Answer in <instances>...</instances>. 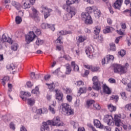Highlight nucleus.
<instances>
[{
    "mask_svg": "<svg viewBox=\"0 0 131 131\" xmlns=\"http://www.w3.org/2000/svg\"><path fill=\"white\" fill-rule=\"evenodd\" d=\"M49 125H52L53 126H63L64 123L61 121L59 116L55 117L53 118V120H48L47 122H43L40 128V131L50 130Z\"/></svg>",
    "mask_w": 131,
    "mask_h": 131,
    "instance_id": "1",
    "label": "nucleus"
},
{
    "mask_svg": "<svg viewBox=\"0 0 131 131\" xmlns=\"http://www.w3.org/2000/svg\"><path fill=\"white\" fill-rule=\"evenodd\" d=\"M87 12H82L81 17L82 20H85V24H92L93 23V19L90 15V13H93L94 11V7H88L86 8Z\"/></svg>",
    "mask_w": 131,
    "mask_h": 131,
    "instance_id": "2",
    "label": "nucleus"
},
{
    "mask_svg": "<svg viewBox=\"0 0 131 131\" xmlns=\"http://www.w3.org/2000/svg\"><path fill=\"white\" fill-rule=\"evenodd\" d=\"M63 9L64 10H66L67 12H69L68 14H67L66 15L63 16V20L65 21H67L68 20H70L71 18L73 17V16H75V14H76V9L75 8H68L66 5L63 6Z\"/></svg>",
    "mask_w": 131,
    "mask_h": 131,
    "instance_id": "3",
    "label": "nucleus"
},
{
    "mask_svg": "<svg viewBox=\"0 0 131 131\" xmlns=\"http://www.w3.org/2000/svg\"><path fill=\"white\" fill-rule=\"evenodd\" d=\"M128 63H126L125 66H122L121 64H114V71L115 73H120L123 74L126 73L127 71V67H128Z\"/></svg>",
    "mask_w": 131,
    "mask_h": 131,
    "instance_id": "4",
    "label": "nucleus"
},
{
    "mask_svg": "<svg viewBox=\"0 0 131 131\" xmlns=\"http://www.w3.org/2000/svg\"><path fill=\"white\" fill-rule=\"evenodd\" d=\"M62 113L64 115H73L74 114V111L71 108L70 105L68 103L61 104Z\"/></svg>",
    "mask_w": 131,
    "mask_h": 131,
    "instance_id": "5",
    "label": "nucleus"
},
{
    "mask_svg": "<svg viewBox=\"0 0 131 131\" xmlns=\"http://www.w3.org/2000/svg\"><path fill=\"white\" fill-rule=\"evenodd\" d=\"M92 80L93 81V86H92L93 90H95V91H100L102 89V87L101 86V82L98 79V77L94 76Z\"/></svg>",
    "mask_w": 131,
    "mask_h": 131,
    "instance_id": "6",
    "label": "nucleus"
},
{
    "mask_svg": "<svg viewBox=\"0 0 131 131\" xmlns=\"http://www.w3.org/2000/svg\"><path fill=\"white\" fill-rule=\"evenodd\" d=\"M32 11L33 13L30 14V16H31L32 19H34L36 22H39L40 20V18H39V16H38L39 13L38 12L37 10L35 8H32Z\"/></svg>",
    "mask_w": 131,
    "mask_h": 131,
    "instance_id": "7",
    "label": "nucleus"
},
{
    "mask_svg": "<svg viewBox=\"0 0 131 131\" xmlns=\"http://www.w3.org/2000/svg\"><path fill=\"white\" fill-rule=\"evenodd\" d=\"M35 3V0H23L21 4L23 9H29L30 4L33 5Z\"/></svg>",
    "mask_w": 131,
    "mask_h": 131,
    "instance_id": "8",
    "label": "nucleus"
},
{
    "mask_svg": "<svg viewBox=\"0 0 131 131\" xmlns=\"http://www.w3.org/2000/svg\"><path fill=\"white\" fill-rule=\"evenodd\" d=\"M103 121L108 125H114V120L112 116L106 115L103 118Z\"/></svg>",
    "mask_w": 131,
    "mask_h": 131,
    "instance_id": "9",
    "label": "nucleus"
},
{
    "mask_svg": "<svg viewBox=\"0 0 131 131\" xmlns=\"http://www.w3.org/2000/svg\"><path fill=\"white\" fill-rule=\"evenodd\" d=\"M36 37V35L33 32H30L28 35L26 37V41L27 43L29 44L31 41L34 40V38Z\"/></svg>",
    "mask_w": 131,
    "mask_h": 131,
    "instance_id": "10",
    "label": "nucleus"
},
{
    "mask_svg": "<svg viewBox=\"0 0 131 131\" xmlns=\"http://www.w3.org/2000/svg\"><path fill=\"white\" fill-rule=\"evenodd\" d=\"M19 97L23 100V101H26L28 98L31 97V94L28 92L21 91Z\"/></svg>",
    "mask_w": 131,
    "mask_h": 131,
    "instance_id": "11",
    "label": "nucleus"
},
{
    "mask_svg": "<svg viewBox=\"0 0 131 131\" xmlns=\"http://www.w3.org/2000/svg\"><path fill=\"white\" fill-rule=\"evenodd\" d=\"M114 59V56L113 55H107L106 57L102 59V65H105V64H108L110 61H113Z\"/></svg>",
    "mask_w": 131,
    "mask_h": 131,
    "instance_id": "12",
    "label": "nucleus"
},
{
    "mask_svg": "<svg viewBox=\"0 0 131 131\" xmlns=\"http://www.w3.org/2000/svg\"><path fill=\"white\" fill-rule=\"evenodd\" d=\"M75 3L78 4V3H79V1L78 0H67V5H64L63 6H66L67 8H68V9L70 10V9H72V8H75L73 7H71V6L72 5H73V4H75Z\"/></svg>",
    "mask_w": 131,
    "mask_h": 131,
    "instance_id": "13",
    "label": "nucleus"
},
{
    "mask_svg": "<svg viewBox=\"0 0 131 131\" xmlns=\"http://www.w3.org/2000/svg\"><path fill=\"white\" fill-rule=\"evenodd\" d=\"M94 51L95 50L94 49V47H93V46H90L85 50V53L87 56L90 57V56H93V53H94Z\"/></svg>",
    "mask_w": 131,
    "mask_h": 131,
    "instance_id": "14",
    "label": "nucleus"
},
{
    "mask_svg": "<svg viewBox=\"0 0 131 131\" xmlns=\"http://www.w3.org/2000/svg\"><path fill=\"white\" fill-rule=\"evenodd\" d=\"M2 42H8L12 45L13 43V40L11 38H8L6 36V35L4 34L2 36Z\"/></svg>",
    "mask_w": 131,
    "mask_h": 131,
    "instance_id": "15",
    "label": "nucleus"
},
{
    "mask_svg": "<svg viewBox=\"0 0 131 131\" xmlns=\"http://www.w3.org/2000/svg\"><path fill=\"white\" fill-rule=\"evenodd\" d=\"M122 2V0H117L114 4L115 9H118L119 10L120 8H121Z\"/></svg>",
    "mask_w": 131,
    "mask_h": 131,
    "instance_id": "16",
    "label": "nucleus"
},
{
    "mask_svg": "<svg viewBox=\"0 0 131 131\" xmlns=\"http://www.w3.org/2000/svg\"><path fill=\"white\" fill-rule=\"evenodd\" d=\"M103 93L106 95H110L111 94V90L106 84H103L102 86Z\"/></svg>",
    "mask_w": 131,
    "mask_h": 131,
    "instance_id": "17",
    "label": "nucleus"
},
{
    "mask_svg": "<svg viewBox=\"0 0 131 131\" xmlns=\"http://www.w3.org/2000/svg\"><path fill=\"white\" fill-rule=\"evenodd\" d=\"M115 123L116 126H120V123H121V120L120 117L118 115H115Z\"/></svg>",
    "mask_w": 131,
    "mask_h": 131,
    "instance_id": "18",
    "label": "nucleus"
},
{
    "mask_svg": "<svg viewBox=\"0 0 131 131\" xmlns=\"http://www.w3.org/2000/svg\"><path fill=\"white\" fill-rule=\"evenodd\" d=\"M94 125L97 127V128H103L104 125H102L101 123V122L99 120H95L94 121Z\"/></svg>",
    "mask_w": 131,
    "mask_h": 131,
    "instance_id": "19",
    "label": "nucleus"
},
{
    "mask_svg": "<svg viewBox=\"0 0 131 131\" xmlns=\"http://www.w3.org/2000/svg\"><path fill=\"white\" fill-rule=\"evenodd\" d=\"M55 92L56 94L57 100H58V101H62L63 99V94L62 93H60L58 90H55Z\"/></svg>",
    "mask_w": 131,
    "mask_h": 131,
    "instance_id": "20",
    "label": "nucleus"
},
{
    "mask_svg": "<svg viewBox=\"0 0 131 131\" xmlns=\"http://www.w3.org/2000/svg\"><path fill=\"white\" fill-rule=\"evenodd\" d=\"M53 10L51 9H49L48 8H45V13H44V18L45 19H47V18H48V17H49V16H50V13H51V12H52Z\"/></svg>",
    "mask_w": 131,
    "mask_h": 131,
    "instance_id": "21",
    "label": "nucleus"
},
{
    "mask_svg": "<svg viewBox=\"0 0 131 131\" xmlns=\"http://www.w3.org/2000/svg\"><path fill=\"white\" fill-rule=\"evenodd\" d=\"M71 66L73 68L74 71L76 72H78V71H79V67L75 63V61L71 62Z\"/></svg>",
    "mask_w": 131,
    "mask_h": 131,
    "instance_id": "22",
    "label": "nucleus"
},
{
    "mask_svg": "<svg viewBox=\"0 0 131 131\" xmlns=\"http://www.w3.org/2000/svg\"><path fill=\"white\" fill-rule=\"evenodd\" d=\"M71 34V31H60L57 32L58 35H66L67 34Z\"/></svg>",
    "mask_w": 131,
    "mask_h": 131,
    "instance_id": "23",
    "label": "nucleus"
},
{
    "mask_svg": "<svg viewBox=\"0 0 131 131\" xmlns=\"http://www.w3.org/2000/svg\"><path fill=\"white\" fill-rule=\"evenodd\" d=\"M71 71H72L71 66L69 64H67L66 65V74H70L71 73Z\"/></svg>",
    "mask_w": 131,
    "mask_h": 131,
    "instance_id": "24",
    "label": "nucleus"
},
{
    "mask_svg": "<svg viewBox=\"0 0 131 131\" xmlns=\"http://www.w3.org/2000/svg\"><path fill=\"white\" fill-rule=\"evenodd\" d=\"M27 103H28V105H29V106H33V105H34V104H35V99H34V98H29L27 100Z\"/></svg>",
    "mask_w": 131,
    "mask_h": 131,
    "instance_id": "25",
    "label": "nucleus"
},
{
    "mask_svg": "<svg viewBox=\"0 0 131 131\" xmlns=\"http://www.w3.org/2000/svg\"><path fill=\"white\" fill-rule=\"evenodd\" d=\"M95 104V100H88L86 101V105L88 106V108H90V109H92V105Z\"/></svg>",
    "mask_w": 131,
    "mask_h": 131,
    "instance_id": "26",
    "label": "nucleus"
},
{
    "mask_svg": "<svg viewBox=\"0 0 131 131\" xmlns=\"http://www.w3.org/2000/svg\"><path fill=\"white\" fill-rule=\"evenodd\" d=\"M9 80H10V77L9 76H5L2 79V84L5 86L6 83H7Z\"/></svg>",
    "mask_w": 131,
    "mask_h": 131,
    "instance_id": "27",
    "label": "nucleus"
},
{
    "mask_svg": "<svg viewBox=\"0 0 131 131\" xmlns=\"http://www.w3.org/2000/svg\"><path fill=\"white\" fill-rule=\"evenodd\" d=\"M120 96H121L122 99L124 101H127V96H126V93L124 92H122L120 93Z\"/></svg>",
    "mask_w": 131,
    "mask_h": 131,
    "instance_id": "28",
    "label": "nucleus"
},
{
    "mask_svg": "<svg viewBox=\"0 0 131 131\" xmlns=\"http://www.w3.org/2000/svg\"><path fill=\"white\" fill-rule=\"evenodd\" d=\"M108 110L110 111V112H113V111H116V106H114L112 104L108 105L107 106Z\"/></svg>",
    "mask_w": 131,
    "mask_h": 131,
    "instance_id": "29",
    "label": "nucleus"
},
{
    "mask_svg": "<svg viewBox=\"0 0 131 131\" xmlns=\"http://www.w3.org/2000/svg\"><path fill=\"white\" fill-rule=\"evenodd\" d=\"M110 100H113L116 103H117L118 100H119V96L118 95H112L111 96Z\"/></svg>",
    "mask_w": 131,
    "mask_h": 131,
    "instance_id": "30",
    "label": "nucleus"
},
{
    "mask_svg": "<svg viewBox=\"0 0 131 131\" xmlns=\"http://www.w3.org/2000/svg\"><path fill=\"white\" fill-rule=\"evenodd\" d=\"M101 31V27L100 26H96L94 28V32L96 35H98Z\"/></svg>",
    "mask_w": 131,
    "mask_h": 131,
    "instance_id": "31",
    "label": "nucleus"
},
{
    "mask_svg": "<svg viewBox=\"0 0 131 131\" xmlns=\"http://www.w3.org/2000/svg\"><path fill=\"white\" fill-rule=\"evenodd\" d=\"M54 107H55V104H51V105H50L49 107V110L52 114H55V113H56V111H55V108H54Z\"/></svg>",
    "mask_w": 131,
    "mask_h": 131,
    "instance_id": "32",
    "label": "nucleus"
},
{
    "mask_svg": "<svg viewBox=\"0 0 131 131\" xmlns=\"http://www.w3.org/2000/svg\"><path fill=\"white\" fill-rule=\"evenodd\" d=\"M44 42L45 41L43 40H42L39 38H38L36 41V45H37V46H40L42 45Z\"/></svg>",
    "mask_w": 131,
    "mask_h": 131,
    "instance_id": "33",
    "label": "nucleus"
},
{
    "mask_svg": "<svg viewBox=\"0 0 131 131\" xmlns=\"http://www.w3.org/2000/svg\"><path fill=\"white\" fill-rule=\"evenodd\" d=\"M46 85H48V89H50V91H54L55 89V86H54V83L49 84L48 83H46Z\"/></svg>",
    "mask_w": 131,
    "mask_h": 131,
    "instance_id": "34",
    "label": "nucleus"
},
{
    "mask_svg": "<svg viewBox=\"0 0 131 131\" xmlns=\"http://www.w3.org/2000/svg\"><path fill=\"white\" fill-rule=\"evenodd\" d=\"M84 93H86V88H80L78 91V93L80 94V95H81V94H83Z\"/></svg>",
    "mask_w": 131,
    "mask_h": 131,
    "instance_id": "35",
    "label": "nucleus"
},
{
    "mask_svg": "<svg viewBox=\"0 0 131 131\" xmlns=\"http://www.w3.org/2000/svg\"><path fill=\"white\" fill-rule=\"evenodd\" d=\"M103 33L106 34L107 33H109L110 31H111V27L110 26H106L105 28L103 30Z\"/></svg>",
    "mask_w": 131,
    "mask_h": 131,
    "instance_id": "36",
    "label": "nucleus"
},
{
    "mask_svg": "<svg viewBox=\"0 0 131 131\" xmlns=\"http://www.w3.org/2000/svg\"><path fill=\"white\" fill-rule=\"evenodd\" d=\"M7 69H9V70H14L15 68H16V66L13 63H11L10 64H8L7 66Z\"/></svg>",
    "mask_w": 131,
    "mask_h": 131,
    "instance_id": "37",
    "label": "nucleus"
},
{
    "mask_svg": "<svg viewBox=\"0 0 131 131\" xmlns=\"http://www.w3.org/2000/svg\"><path fill=\"white\" fill-rule=\"evenodd\" d=\"M94 15L96 18H100L101 16V11L98 10L94 11Z\"/></svg>",
    "mask_w": 131,
    "mask_h": 131,
    "instance_id": "38",
    "label": "nucleus"
},
{
    "mask_svg": "<svg viewBox=\"0 0 131 131\" xmlns=\"http://www.w3.org/2000/svg\"><path fill=\"white\" fill-rule=\"evenodd\" d=\"M15 22L16 24H20L22 22V18L19 16L15 17Z\"/></svg>",
    "mask_w": 131,
    "mask_h": 131,
    "instance_id": "39",
    "label": "nucleus"
},
{
    "mask_svg": "<svg viewBox=\"0 0 131 131\" xmlns=\"http://www.w3.org/2000/svg\"><path fill=\"white\" fill-rule=\"evenodd\" d=\"M85 39H86V38L85 36H79L78 39V42H83Z\"/></svg>",
    "mask_w": 131,
    "mask_h": 131,
    "instance_id": "40",
    "label": "nucleus"
},
{
    "mask_svg": "<svg viewBox=\"0 0 131 131\" xmlns=\"http://www.w3.org/2000/svg\"><path fill=\"white\" fill-rule=\"evenodd\" d=\"M125 110L131 112V103H128L125 106Z\"/></svg>",
    "mask_w": 131,
    "mask_h": 131,
    "instance_id": "41",
    "label": "nucleus"
},
{
    "mask_svg": "<svg viewBox=\"0 0 131 131\" xmlns=\"http://www.w3.org/2000/svg\"><path fill=\"white\" fill-rule=\"evenodd\" d=\"M33 30H36L35 31V33L37 34V35H40L41 34V32H40V30L39 29H37L36 27H34L33 28Z\"/></svg>",
    "mask_w": 131,
    "mask_h": 131,
    "instance_id": "42",
    "label": "nucleus"
},
{
    "mask_svg": "<svg viewBox=\"0 0 131 131\" xmlns=\"http://www.w3.org/2000/svg\"><path fill=\"white\" fill-rule=\"evenodd\" d=\"M9 126H10V128H11V129H12L13 130H15V129H16L15 124H14V122H13L10 123Z\"/></svg>",
    "mask_w": 131,
    "mask_h": 131,
    "instance_id": "43",
    "label": "nucleus"
},
{
    "mask_svg": "<svg viewBox=\"0 0 131 131\" xmlns=\"http://www.w3.org/2000/svg\"><path fill=\"white\" fill-rule=\"evenodd\" d=\"M118 54L121 57H123V56H124L125 54H126V51H125V50H122L120 51H119Z\"/></svg>",
    "mask_w": 131,
    "mask_h": 131,
    "instance_id": "44",
    "label": "nucleus"
},
{
    "mask_svg": "<svg viewBox=\"0 0 131 131\" xmlns=\"http://www.w3.org/2000/svg\"><path fill=\"white\" fill-rule=\"evenodd\" d=\"M56 51H63L64 47L62 45L56 46Z\"/></svg>",
    "mask_w": 131,
    "mask_h": 131,
    "instance_id": "45",
    "label": "nucleus"
},
{
    "mask_svg": "<svg viewBox=\"0 0 131 131\" xmlns=\"http://www.w3.org/2000/svg\"><path fill=\"white\" fill-rule=\"evenodd\" d=\"M17 49H18V44L15 43L14 45L11 46V50H12V51H17Z\"/></svg>",
    "mask_w": 131,
    "mask_h": 131,
    "instance_id": "46",
    "label": "nucleus"
},
{
    "mask_svg": "<svg viewBox=\"0 0 131 131\" xmlns=\"http://www.w3.org/2000/svg\"><path fill=\"white\" fill-rule=\"evenodd\" d=\"M91 70L93 72H96L100 70V68L98 67H92Z\"/></svg>",
    "mask_w": 131,
    "mask_h": 131,
    "instance_id": "47",
    "label": "nucleus"
},
{
    "mask_svg": "<svg viewBox=\"0 0 131 131\" xmlns=\"http://www.w3.org/2000/svg\"><path fill=\"white\" fill-rule=\"evenodd\" d=\"M116 47H115V44L112 43L110 44V50L111 51H115Z\"/></svg>",
    "mask_w": 131,
    "mask_h": 131,
    "instance_id": "48",
    "label": "nucleus"
},
{
    "mask_svg": "<svg viewBox=\"0 0 131 131\" xmlns=\"http://www.w3.org/2000/svg\"><path fill=\"white\" fill-rule=\"evenodd\" d=\"M93 107L94 109H96V110H100V109H101V106L97 103L93 104Z\"/></svg>",
    "mask_w": 131,
    "mask_h": 131,
    "instance_id": "49",
    "label": "nucleus"
},
{
    "mask_svg": "<svg viewBox=\"0 0 131 131\" xmlns=\"http://www.w3.org/2000/svg\"><path fill=\"white\" fill-rule=\"evenodd\" d=\"M49 24L43 23L41 25V27L42 29H46V28H49Z\"/></svg>",
    "mask_w": 131,
    "mask_h": 131,
    "instance_id": "50",
    "label": "nucleus"
},
{
    "mask_svg": "<svg viewBox=\"0 0 131 131\" xmlns=\"http://www.w3.org/2000/svg\"><path fill=\"white\" fill-rule=\"evenodd\" d=\"M48 28L51 30L52 31H55V25H49Z\"/></svg>",
    "mask_w": 131,
    "mask_h": 131,
    "instance_id": "51",
    "label": "nucleus"
},
{
    "mask_svg": "<svg viewBox=\"0 0 131 131\" xmlns=\"http://www.w3.org/2000/svg\"><path fill=\"white\" fill-rule=\"evenodd\" d=\"M72 96L70 95H68L67 96V101H68V102H71V101H72Z\"/></svg>",
    "mask_w": 131,
    "mask_h": 131,
    "instance_id": "52",
    "label": "nucleus"
},
{
    "mask_svg": "<svg viewBox=\"0 0 131 131\" xmlns=\"http://www.w3.org/2000/svg\"><path fill=\"white\" fill-rule=\"evenodd\" d=\"M117 32L120 34V35H123L124 30H122V29H120L119 30H117Z\"/></svg>",
    "mask_w": 131,
    "mask_h": 131,
    "instance_id": "53",
    "label": "nucleus"
},
{
    "mask_svg": "<svg viewBox=\"0 0 131 131\" xmlns=\"http://www.w3.org/2000/svg\"><path fill=\"white\" fill-rule=\"evenodd\" d=\"M45 110L44 108H40L37 110V114H42V113H44L42 111Z\"/></svg>",
    "mask_w": 131,
    "mask_h": 131,
    "instance_id": "54",
    "label": "nucleus"
},
{
    "mask_svg": "<svg viewBox=\"0 0 131 131\" xmlns=\"http://www.w3.org/2000/svg\"><path fill=\"white\" fill-rule=\"evenodd\" d=\"M127 88H126V91L128 92H130L131 91V83H128L127 85Z\"/></svg>",
    "mask_w": 131,
    "mask_h": 131,
    "instance_id": "55",
    "label": "nucleus"
},
{
    "mask_svg": "<svg viewBox=\"0 0 131 131\" xmlns=\"http://www.w3.org/2000/svg\"><path fill=\"white\" fill-rule=\"evenodd\" d=\"M15 8H16V10H20L21 9V5L19 3H17L16 5L14 6Z\"/></svg>",
    "mask_w": 131,
    "mask_h": 131,
    "instance_id": "56",
    "label": "nucleus"
},
{
    "mask_svg": "<svg viewBox=\"0 0 131 131\" xmlns=\"http://www.w3.org/2000/svg\"><path fill=\"white\" fill-rule=\"evenodd\" d=\"M60 72L59 71V69L56 70L54 72H53V74H55V75H57L58 76L59 73H60Z\"/></svg>",
    "mask_w": 131,
    "mask_h": 131,
    "instance_id": "57",
    "label": "nucleus"
},
{
    "mask_svg": "<svg viewBox=\"0 0 131 131\" xmlns=\"http://www.w3.org/2000/svg\"><path fill=\"white\" fill-rule=\"evenodd\" d=\"M108 81L109 82H110L111 83H115V82H116V81L115 80V79L111 78L108 79Z\"/></svg>",
    "mask_w": 131,
    "mask_h": 131,
    "instance_id": "58",
    "label": "nucleus"
},
{
    "mask_svg": "<svg viewBox=\"0 0 131 131\" xmlns=\"http://www.w3.org/2000/svg\"><path fill=\"white\" fill-rule=\"evenodd\" d=\"M71 123H72L73 125L74 128H76L77 126H78V123L75 122L74 121H72Z\"/></svg>",
    "mask_w": 131,
    "mask_h": 131,
    "instance_id": "59",
    "label": "nucleus"
},
{
    "mask_svg": "<svg viewBox=\"0 0 131 131\" xmlns=\"http://www.w3.org/2000/svg\"><path fill=\"white\" fill-rule=\"evenodd\" d=\"M121 27L123 30H124V29H125V28H126V25H125V23H121Z\"/></svg>",
    "mask_w": 131,
    "mask_h": 131,
    "instance_id": "60",
    "label": "nucleus"
},
{
    "mask_svg": "<svg viewBox=\"0 0 131 131\" xmlns=\"http://www.w3.org/2000/svg\"><path fill=\"white\" fill-rule=\"evenodd\" d=\"M27 85L28 88H31V86H33V84H32L31 82L28 81L27 82Z\"/></svg>",
    "mask_w": 131,
    "mask_h": 131,
    "instance_id": "61",
    "label": "nucleus"
},
{
    "mask_svg": "<svg viewBox=\"0 0 131 131\" xmlns=\"http://www.w3.org/2000/svg\"><path fill=\"white\" fill-rule=\"evenodd\" d=\"M84 67H85V68H86V69H89L90 70H91V69L92 70V68L93 66L85 64V65H84Z\"/></svg>",
    "mask_w": 131,
    "mask_h": 131,
    "instance_id": "62",
    "label": "nucleus"
},
{
    "mask_svg": "<svg viewBox=\"0 0 131 131\" xmlns=\"http://www.w3.org/2000/svg\"><path fill=\"white\" fill-rule=\"evenodd\" d=\"M122 38V37L121 36H120L117 37L115 40L116 43H118V42H119V39H120V38Z\"/></svg>",
    "mask_w": 131,
    "mask_h": 131,
    "instance_id": "63",
    "label": "nucleus"
},
{
    "mask_svg": "<svg viewBox=\"0 0 131 131\" xmlns=\"http://www.w3.org/2000/svg\"><path fill=\"white\" fill-rule=\"evenodd\" d=\"M103 128H104V129L106 131H111V128H110V127L109 126H103Z\"/></svg>",
    "mask_w": 131,
    "mask_h": 131,
    "instance_id": "64",
    "label": "nucleus"
}]
</instances>
